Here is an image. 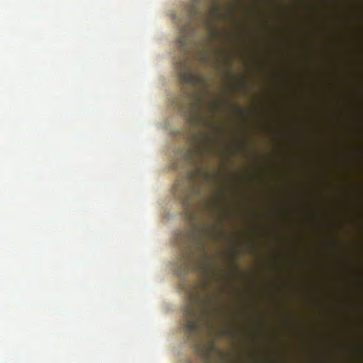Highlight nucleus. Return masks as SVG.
<instances>
[{"label":"nucleus","mask_w":363,"mask_h":363,"mask_svg":"<svg viewBox=\"0 0 363 363\" xmlns=\"http://www.w3.org/2000/svg\"><path fill=\"white\" fill-rule=\"evenodd\" d=\"M212 302L211 298L201 300L194 291L187 292L186 302L183 308V329L188 339L195 344L202 336L200 323L206 327L211 326L209 316L213 312L210 306Z\"/></svg>","instance_id":"1"},{"label":"nucleus","mask_w":363,"mask_h":363,"mask_svg":"<svg viewBox=\"0 0 363 363\" xmlns=\"http://www.w3.org/2000/svg\"><path fill=\"white\" fill-rule=\"evenodd\" d=\"M199 0H191L186 7L187 18L184 24H178L180 29V35L177 40L179 52L184 55V59L179 62V80L184 86L190 84L193 88L199 84H205L203 77L199 74L193 73L189 65V45L188 33L191 30L190 21L196 18L199 15Z\"/></svg>","instance_id":"2"},{"label":"nucleus","mask_w":363,"mask_h":363,"mask_svg":"<svg viewBox=\"0 0 363 363\" xmlns=\"http://www.w3.org/2000/svg\"><path fill=\"white\" fill-rule=\"evenodd\" d=\"M175 240L177 245L186 248V252L184 255V264L185 268H188L189 265V259L191 255V246L194 242L203 245L201 238L195 228H190L178 231Z\"/></svg>","instance_id":"3"},{"label":"nucleus","mask_w":363,"mask_h":363,"mask_svg":"<svg viewBox=\"0 0 363 363\" xmlns=\"http://www.w3.org/2000/svg\"><path fill=\"white\" fill-rule=\"evenodd\" d=\"M194 191V182L191 175H187L177 181L173 187L174 196L186 208L189 206L191 196Z\"/></svg>","instance_id":"4"},{"label":"nucleus","mask_w":363,"mask_h":363,"mask_svg":"<svg viewBox=\"0 0 363 363\" xmlns=\"http://www.w3.org/2000/svg\"><path fill=\"white\" fill-rule=\"evenodd\" d=\"M196 99L192 90H186L183 88L182 94L177 99L173 104L179 110L188 109L191 114H194V109L196 106Z\"/></svg>","instance_id":"5"},{"label":"nucleus","mask_w":363,"mask_h":363,"mask_svg":"<svg viewBox=\"0 0 363 363\" xmlns=\"http://www.w3.org/2000/svg\"><path fill=\"white\" fill-rule=\"evenodd\" d=\"M201 61L203 64H208L209 61H210V59H209L208 56L206 54L203 53V54H202V55L201 57Z\"/></svg>","instance_id":"6"},{"label":"nucleus","mask_w":363,"mask_h":363,"mask_svg":"<svg viewBox=\"0 0 363 363\" xmlns=\"http://www.w3.org/2000/svg\"><path fill=\"white\" fill-rule=\"evenodd\" d=\"M219 11H220V6L215 4L213 7L212 15L213 16L217 15Z\"/></svg>","instance_id":"7"},{"label":"nucleus","mask_w":363,"mask_h":363,"mask_svg":"<svg viewBox=\"0 0 363 363\" xmlns=\"http://www.w3.org/2000/svg\"><path fill=\"white\" fill-rule=\"evenodd\" d=\"M209 347H210L211 350H213L215 346H214V345L213 343H211L209 345Z\"/></svg>","instance_id":"8"},{"label":"nucleus","mask_w":363,"mask_h":363,"mask_svg":"<svg viewBox=\"0 0 363 363\" xmlns=\"http://www.w3.org/2000/svg\"><path fill=\"white\" fill-rule=\"evenodd\" d=\"M189 218L191 219V218H193L194 215H193L191 213H189Z\"/></svg>","instance_id":"9"},{"label":"nucleus","mask_w":363,"mask_h":363,"mask_svg":"<svg viewBox=\"0 0 363 363\" xmlns=\"http://www.w3.org/2000/svg\"><path fill=\"white\" fill-rule=\"evenodd\" d=\"M204 174L206 178L209 177V174L208 173H205Z\"/></svg>","instance_id":"10"},{"label":"nucleus","mask_w":363,"mask_h":363,"mask_svg":"<svg viewBox=\"0 0 363 363\" xmlns=\"http://www.w3.org/2000/svg\"><path fill=\"white\" fill-rule=\"evenodd\" d=\"M203 268H206V263H203Z\"/></svg>","instance_id":"11"},{"label":"nucleus","mask_w":363,"mask_h":363,"mask_svg":"<svg viewBox=\"0 0 363 363\" xmlns=\"http://www.w3.org/2000/svg\"><path fill=\"white\" fill-rule=\"evenodd\" d=\"M225 333H230V331H229V330H226V331H225Z\"/></svg>","instance_id":"12"}]
</instances>
